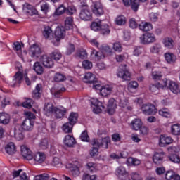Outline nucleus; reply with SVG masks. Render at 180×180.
<instances>
[{
  "label": "nucleus",
  "mask_w": 180,
  "mask_h": 180,
  "mask_svg": "<svg viewBox=\"0 0 180 180\" xmlns=\"http://www.w3.org/2000/svg\"><path fill=\"white\" fill-rule=\"evenodd\" d=\"M73 124L71 122H67L63 126V130L65 133H71L72 131Z\"/></svg>",
  "instance_id": "obj_39"
},
{
  "label": "nucleus",
  "mask_w": 180,
  "mask_h": 180,
  "mask_svg": "<svg viewBox=\"0 0 180 180\" xmlns=\"http://www.w3.org/2000/svg\"><path fill=\"white\" fill-rule=\"evenodd\" d=\"M24 115L27 117L25 119H29L30 120H33L36 119V115H34V114H33L30 111H25Z\"/></svg>",
  "instance_id": "obj_61"
},
{
  "label": "nucleus",
  "mask_w": 180,
  "mask_h": 180,
  "mask_svg": "<svg viewBox=\"0 0 180 180\" xmlns=\"http://www.w3.org/2000/svg\"><path fill=\"white\" fill-rule=\"evenodd\" d=\"M115 23H116V25H118L119 26L125 25L126 24V18H124V16H123V15L118 16L116 18Z\"/></svg>",
  "instance_id": "obj_46"
},
{
  "label": "nucleus",
  "mask_w": 180,
  "mask_h": 180,
  "mask_svg": "<svg viewBox=\"0 0 180 180\" xmlns=\"http://www.w3.org/2000/svg\"><path fill=\"white\" fill-rule=\"evenodd\" d=\"M75 12H77V8H75V6H68L66 8V13L68 15H74V13H75Z\"/></svg>",
  "instance_id": "obj_60"
},
{
  "label": "nucleus",
  "mask_w": 180,
  "mask_h": 180,
  "mask_svg": "<svg viewBox=\"0 0 180 180\" xmlns=\"http://www.w3.org/2000/svg\"><path fill=\"white\" fill-rule=\"evenodd\" d=\"M74 25V18L72 17H68L65 20V28L66 30H70Z\"/></svg>",
  "instance_id": "obj_32"
},
{
  "label": "nucleus",
  "mask_w": 180,
  "mask_h": 180,
  "mask_svg": "<svg viewBox=\"0 0 180 180\" xmlns=\"http://www.w3.org/2000/svg\"><path fill=\"white\" fill-rule=\"evenodd\" d=\"M171 132L174 136H179L180 135V125L178 124H173L171 127Z\"/></svg>",
  "instance_id": "obj_37"
},
{
  "label": "nucleus",
  "mask_w": 180,
  "mask_h": 180,
  "mask_svg": "<svg viewBox=\"0 0 180 180\" xmlns=\"http://www.w3.org/2000/svg\"><path fill=\"white\" fill-rule=\"evenodd\" d=\"M51 33H53V31L51 30V27H44L43 34L45 39H49V37L51 36Z\"/></svg>",
  "instance_id": "obj_45"
},
{
  "label": "nucleus",
  "mask_w": 180,
  "mask_h": 180,
  "mask_svg": "<svg viewBox=\"0 0 180 180\" xmlns=\"http://www.w3.org/2000/svg\"><path fill=\"white\" fill-rule=\"evenodd\" d=\"M65 27H57L55 31V37L56 41H60L62 39H64L65 36Z\"/></svg>",
  "instance_id": "obj_14"
},
{
  "label": "nucleus",
  "mask_w": 180,
  "mask_h": 180,
  "mask_svg": "<svg viewBox=\"0 0 180 180\" xmlns=\"http://www.w3.org/2000/svg\"><path fill=\"white\" fill-rule=\"evenodd\" d=\"M44 53V51L40 48L37 44H33L30 47L29 54L32 58H39L41 54Z\"/></svg>",
  "instance_id": "obj_3"
},
{
  "label": "nucleus",
  "mask_w": 180,
  "mask_h": 180,
  "mask_svg": "<svg viewBox=\"0 0 180 180\" xmlns=\"http://www.w3.org/2000/svg\"><path fill=\"white\" fill-rule=\"evenodd\" d=\"M150 51L152 54H158L161 51V44H155L150 48Z\"/></svg>",
  "instance_id": "obj_36"
},
{
  "label": "nucleus",
  "mask_w": 180,
  "mask_h": 180,
  "mask_svg": "<svg viewBox=\"0 0 180 180\" xmlns=\"http://www.w3.org/2000/svg\"><path fill=\"white\" fill-rule=\"evenodd\" d=\"M112 91H113V88L109 85L102 86L100 89V92L102 96H108V95H110Z\"/></svg>",
  "instance_id": "obj_21"
},
{
  "label": "nucleus",
  "mask_w": 180,
  "mask_h": 180,
  "mask_svg": "<svg viewBox=\"0 0 180 180\" xmlns=\"http://www.w3.org/2000/svg\"><path fill=\"white\" fill-rule=\"evenodd\" d=\"M131 9L134 12H137V11L139 10V6L140 5V0H133V1L131 2Z\"/></svg>",
  "instance_id": "obj_52"
},
{
  "label": "nucleus",
  "mask_w": 180,
  "mask_h": 180,
  "mask_svg": "<svg viewBox=\"0 0 180 180\" xmlns=\"http://www.w3.org/2000/svg\"><path fill=\"white\" fill-rule=\"evenodd\" d=\"M42 88L43 86L41 84H37L35 89L32 91V98L34 99H39L41 96Z\"/></svg>",
  "instance_id": "obj_20"
},
{
  "label": "nucleus",
  "mask_w": 180,
  "mask_h": 180,
  "mask_svg": "<svg viewBox=\"0 0 180 180\" xmlns=\"http://www.w3.org/2000/svg\"><path fill=\"white\" fill-rule=\"evenodd\" d=\"M23 11L25 13L30 15V16H33L34 15H37V10L33 7V6L25 3L23 5Z\"/></svg>",
  "instance_id": "obj_13"
},
{
  "label": "nucleus",
  "mask_w": 180,
  "mask_h": 180,
  "mask_svg": "<svg viewBox=\"0 0 180 180\" xmlns=\"http://www.w3.org/2000/svg\"><path fill=\"white\" fill-rule=\"evenodd\" d=\"M79 18L82 20H92V11L88 8H82L79 14Z\"/></svg>",
  "instance_id": "obj_6"
},
{
  "label": "nucleus",
  "mask_w": 180,
  "mask_h": 180,
  "mask_svg": "<svg viewBox=\"0 0 180 180\" xmlns=\"http://www.w3.org/2000/svg\"><path fill=\"white\" fill-rule=\"evenodd\" d=\"M46 161V154L43 152H38L33 155L32 160L30 162L32 165L43 164Z\"/></svg>",
  "instance_id": "obj_5"
},
{
  "label": "nucleus",
  "mask_w": 180,
  "mask_h": 180,
  "mask_svg": "<svg viewBox=\"0 0 180 180\" xmlns=\"http://www.w3.org/2000/svg\"><path fill=\"white\" fill-rule=\"evenodd\" d=\"M82 67L85 70H91L93 67L92 62L89 60H84L82 62Z\"/></svg>",
  "instance_id": "obj_54"
},
{
  "label": "nucleus",
  "mask_w": 180,
  "mask_h": 180,
  "mask_svg": "<svg viewBox=\"0 0 180 180\" xmlns=\"http://www.w3.org/2000/svg\"><path fill=\"white\" fill-rule=\"evenodd\" d=\"M71 172L72 176H74L75 178H77V176H79V169L77 166H75L71 169Z\"/></svg>",
  "instance_id": "obj_59"
},
{
  "label": "nucleus",
  "mask_w": 180,
  "mask_h": 180,
  "mask_svg": "<svg viewBox=\"0 0 180 180\" xmlns=\"http://www.w3.org/2000/svg\"><path fill=\"white\" fill-rule=\"evenodd\" d=\"M63 141H64L65 146H67L68 147H74V146H75L77 143L74 136L71 135H67L65 137Z\"/></svg>",
  "instance_id": "obj_18"
},
{
  "label": "nucleus",
  "mask_w": 180,
  "mask_h": 180,
  "mask_svg": "<svg viewBox=\"0 0 180 180\" xmlns=\"http://www.w3.org/2000/svg\"><path fill=\"white\" fill-rule=\"evenodd\" d=\"M175 176V172L173 171H167L165 174V179L167 180L174 179Z\"/></svg>",
  "instance_id": "obj_63"
},
{
  "label": "nucleus",
  "mask_w": 180,
  "mask_h": 180,
  "mask_svg": "<svg viewBox=\"0 0 180 180\" xmlns=\"http://www.w3.org/2000/svg\"><path fill=\"white\" fill-rule=\"evenodd\" d=\"M167 88H169V89H170L173 94H176L179 89V86L176 84V82L170 80V82H169Z\"/></svg>",
  "instance_id": "obj_30"
},
{
  "label": "nucleus",
  "mask_w": 180,
  "mask_h": 180,
  "mask_svg": "<svg viewBox=\"0 0 180 180\" xmlns=\"http://www.w3.org/2000/svg\"><path fill=\"white\" fill-rule=\"evenodd\" d=\"M66 11H67V8H65L64 6L61 5L56 9L55 12V15H56L57 16H60V15H63V13L66 12Z\"/></svg>",
  "instance_id": "obj_51"
},
{
  "label": "nucleus",
  "mask_w": 180,
  "mask_h": 180,
  "mask_svg": "<svg viewBox=\"0 0 180 180\" xmlns=\"http://www.w3.org/2000/svg\"><path fill=\"white\" fill-rule=\"evenodd\" d=\"M86 167L89 172H96V171H98V166L96 163H94L92 162H88Z\"/></svg>",
  "instance_id": "obj_35"
},
{
  "label": "nucleus",
  "mask_w": 180,
  "mask_h": 180,
  "mask_svg": "<svg viewBox=\"0 0 180 180\" xmlns=\"http://www.w3.org/2000/svg\"><path fill=\"white\" fill-rule=\"evenodd\" d=\"M77 57L84 60V58H86V57H88V53H86V50L80 49L77 53Z\"/></svg>",
  "instance_id": "obj_40"
},
{
  "label": "nucleus",
  "mask_w": 180,
  "mask_h": 180,
  "mask_svg": "<svg viewBox=\"0 0 180 180\" xmlns=\"http://www.w3.org/2000/svg\"><path fill=\"white\" fill-rule=\"evenodd\" d=\"M14 137L18 141L23 140V134L22 133V130H20V126L19 125H16L14 127Z\"/></svg>",
  "instance_id": "obj_24"
},
{
  "label": "nucleus",
  "mask_w": 180,
  "mask_h": 180,
  "mask_svg": "<svg viewBox=\"0 0 180 180\" xmlns=\"http://www.w3.org/2000/svg\"><path fill=\"white\" fill-rule=\"evenodd\" d=\"M11 122V117L6 112H0V123L1 124H8Z\"/></svg>",
  "instance_id": "obj_25"
},
{
  "label": "nucleus",
  "mask_w": 180,
  "mask_h": 180,
  "mask_svg": "<svg viewBox=\"0 0 180 180\" xmlns=\"http://www.w3.org/2000/svg\"><path fill=\"white\" fill-rule=\"evenodd\" d=\"M34 70L37 72V74L41 75L44 71V68H43V66H41L40 62L37 61L34 64Z\"/></svg>",
  "instance_id": "obj_34"
},
{
  "label": "nucleus",
  "mask_w": 180,
  "mask_h": 180,
  "mask_svg": "<svg viewBox=\"0 0 180 180\" xmlns=\"http://www.w3.org/2000/svg\"><path fill=\"white\" fill-rule=\"evenodd\" d=\"M141 110L144 115H155L157 112L155 106L153 104H143L141 107Z\"/></svg>",
  "instance_id": "obj_11"
},
{
  "label": "nucleus",
  "mask_w": 180,
  "mask_h": 180,
  "mask_svg": "<svg viewBox=\"0 0 180 180\" xmlns=\"http://www.w3.org/2000/svg\"><path fill=\"white\" fill-rule=\"evenodd\" d=\"M65 109H60V108H55V111L53 112V113L55 114V117H56V119H61V117H63V116H64V115H65Z\"/></svg>",
  "instance_id": "obj_33"
},
{
  "label": "nucleus",
  "mask_w": 180,
  "mask_h": 180,
  "mask_svg": "<svg viewBox=\"0 0 180 180\" xmlns=\"http://www.w3.org/2000/svg\"><path fill=\"white\" fill-rule=\"evenodd\" d=\"M98 176L89 175L88 174H84L82 180H96Z\"/></svg>",
  "instance_id": "obj_56"
},
{
  "label": "nucleus",
  "mask_w": 180,
  "mask_h": 180,
  "mask_svg": "<svg viewBox=\"0 0 180 180\" xmlns=\"http://www.w3.org/2000/svg\"><path fill=\"white\" fill-rule=\"evenodd\" d=\"M159 115L163 117H171V112L167 108H163L159 110Z\"/></svg>",
  "instance_id": "obj_41"
},
{
  "label": "nucleus",
  "mask_w": 180,
  "mask_h": 180,
  "mask_svg": "<svg viewBox=\"0 0 180 180\" xmlns=\"http://www.w3.org/2000/svg\"><path fill=\"white\" fill-rule=\"evenodd\" d=\"M164 155L165 153L164 152H156L155 153L153 157V161L155 164H162V161L164 160Z\"/></svg>",
  "instance_id": "obj_17"
},
{
  "label": "nucleus",
  "mask_w": 180,
  "mask_h": 180,
  "mask_svg": "<svg viewBox=\"0 0 180 180\" xmlns=\"http://www.w3.org/2000/svg\"><path fill=\"white\" fill-rule=\"evenodd\" d=\"M78 120V113L71 112L69 116V122L71 124H75Z\"/></svg>",
  "instance_id": "obj_38"
},
{
  "label": "nucleus",
  "mask_w": 180,
  "mask_h": 180,
  "mask_svg": "<svg viewBox=\"0 0 180 180\" xmlns=\"http://www.w3.org/2000/svg\"><path fill=\"white\" fill-rule=\"evenodd\" d=\"M139 27L142 32H150V30H153V25L150 22H142L139 24Z\"/></svg>",
  "instance_id": "obj_27"
},
{
  "label": "nucleus",
  "mask_w": 180,
  "mask_h": 180,
  "mask_svg": "<svg viewBox=\"0 0 180 180\" xmlns=\"http://www.w3.org/2000/svg\"><path fill=\"white\" fill-rule=\"evenodd\" d=\"M131 126L132 130H140L141 126H143V122H141V120L140 118H135L131 121Z\"/></svg>",
  "instance_id": "obj_22"
},
{
  "label": "nucleus",
  "mask_w": 180,
  "mask_h": 180,
  "mask_svg": "<svg viewBox=\"0 0 180 180\" xmlns=\"http://www.w3.org/2000/svg\"><path fill=\"white\" fill-rule=\"evenodd\" d=\"M116 100L114 98H110L108 101V112L109 115H113L115 113V110L116 109Z\"/></svg>",
  "instance_id": "obj_19"
},
{
  "label": "nucleus",
  "mask_w": 180,
  "mask_h": 180,
  "mask_svg": "<svg viewBox=\"0 0 180 180\" xmlns=\"http://www.w3.org/2000/svg\"><path fill=\"white\" fill-rule=\"evenodd\" d=\"M101 30L103 34H109L110 33V30H109L108 24L102 25Z\"/></svg>",
  "instance_id": "obj_55"
},
{
  "label": "nucleus",
  "mask_w": 180,
  "mask_h": 180,
  "mask_svg": "<svg viewBox=\"0 0 180 180\" xmlns=\"http://www.w3.org/2000/svg\"><path fill=\"white\" fill-rule=\"evenodd\" d=\"M6 153L12 155V154H15L16 153V146L13 142L8 143L5 147Z\"/></svg>",
  "instance_id": "obj_23"
},
{
  "label": "nucleus",
  "mask_w": 180,
  "mask_h": 180,
  "mask_svg": "<svg viewBox=\"0 0 180 180\" xmlns=\"http://www.w3.org/2000/svg\"><path fill=\"white\" fill-rule=\"evenodd\" d=\"M163 44L167 49H174L175 46V41H174L172 38L167 37L164 39Z\"/></svg>",
  "instance_id": "obj_28"
},
{
  "label": "nucleus",
  "mask_w": 180,
  "mask_h": 180,
  "mask_svg": "<svg viewBox=\"0 0 180 180\" xmlns=\"http://www.w3.org/2000/svg\"><path fill=\"white\" fill-rule=\"evenodd\" d=\"M91 146H93V149L91 150L90 155L91 157H95L98 154V148L102 147L108 150V146L110 144V138L105 137L103 139H94L91 141Z\"/></svg>",
  "instance_id": "obj_1"
},
{
  "label": "nucleus",
  "mask_w": 180,
  "mask_h": 180,
  "mask_svg": "<svg viewBox=\"0 0 180 180\" xmlns=\"http://www.w3.org/2000/svg\"><path fill=\"white\" fill-rule=\"evenodd\" d=\"M171 80L168 79H163L160 82L158 83L160 88H168V85L169 84V82Z\"/></svg>",
  "instance_id": "obj_49"
},
{
  "label": "nucleus",
  "mask_w": 180,
  "mask_h": 180,
  "mask_svg": "<svg viewBox=\"0 0 180 180\" xmlns=\"http://www.w3.org/2000/svg\"><path fill=\"white\" fill-rule=\"evenodd\" d=\"M165 58L169 64H172V63H175L176 61V56L174 55V53H166L165 54Z\"/></svg>",
  "instance_id": "obj_31"
},
{
  "label": "nucleus",
  "mask_w": 180,
  "mask_h": 180,
  "mask_svg": "<svg viewBox=\"0 0 180 180\" xmlns=\"http://www.w3.org/2000/svg\"><path fill=\"white\" fill-rule=\"evenodd\" d=\"M83 79L86 84H95V82H97L98 79L93 73L87 72Z\"/></svg>",
  "instance_id": "obj_16"
},
{
  "label": "nucleus",
  "mask_w": 180,
  "mask_h": 180,
  "mask_svg": "<svg viewBox=\"0 0 180 180\" xmlns=\"http://www.w3.org/2000/svg\"><path fill=\"white\" fill-rule=\"evenodd\" d=\"M21 154L25 160L27 161H32L33 160V152L29 147L22 145L21 146Z\"/></svg>",
  "instance_id": "obj_7"
},
{
  "label": "nucleus",
  "mask_w": 180,
  "mask_h": 180,
  "mask_svg": "<svg viewBox=\"0 0 180 180\" xmlns=\"http://www.w3.org/2000/svg\"><path fill=\"white\" fill-rule=\"evenodd\" d=\"M152 78L155 81H158V79H161V78H162V73L160 71H153L152 72Z\"/></svg>",
  "instance_id": "obj_47"
},
{
  "label": "nucleus",
  "mask_w": 180,
  "mask_h": 180,
  "mask_svg": "<svg viewBox=\"0 0 180 180\" xmlns=\"http://www.w3.org/2000/svg\"><path fill=\"white\" fill-rule=\"evenodd\" d=\"M91 11L94 15H96V16H101V15H103L104 11H103V6H102V4L99 2H95L91 6Z\"/></svg>",
  "instance_id": "obj_8"
},
{
  "label": "nucleus",
  "mask_w": 180,
  "mask_h": 180,
  "mask_svg": "<svg viewBox=\"0 0 180 180\" xmlns=\"http://www.w3.org/2000/svg\"><path fill=\"white\" fill-rule=\"evenodd\" d=\"M101 26L99 22H94L91 23V27L94 32H98V30H101Z\"/></svg>",
  "instance_id": "obj_58"
},
{
  "label": "nucleus",
  "mask_w": 180,
  "mask_h": 180,
  "mask_svg": "<svg viewBox=\"0 0 180 180\" xmlns=\"http://www.w3.org/2000/svg\"><path fill=\"white\" fill-rule=\"evenodd\" d=\"M22 105L23 108L30 109V108H32V105H33V100H32V98H28L25 101H24Z\"/></svg>",
  "instance_id": "obj_53"
},
{
  "label": "nucleus",
  "mask_w": 180,
  "mask_h": 180,
  "mask_svg": "<svg viewBox=\"0 0 180 180\" xmlns=\"http://www.w3.org/2000/svg\"><path fill=\"white\" fill-rule=\"evenodd\" d=\"M82 141H89V136H88V131H84L80 136Z\"/></svg>",
  "instance_id": "obj_64"
},
{
  "label": "nucleus",
  "mask_w": 180,
  "mask_h": 180,
  "mask_svg": "<svg viewBox=\"0 0 180 180\" xmlns=\"http://www.w3.org/2000/svg\"><path fill=\"white\" fill-rule=\"evenodd\" d=\"M50 175L48 174H42L38 176H35L34 180H49Z\"/></svg>",
  "instance_id": "obj_50"
},
{
  "label": "nucleus",
  "mask_w": 180,
  "mask_h": 180,
  "mask_svg": "<svg viewBox=\"0 0 180 180\" xmlns=\"http://www.w3.org/2000/svg\"><path fill=\"white\" fill-rule=\"evenodd\" d=\"M169 160L172 162H175L176 164H179L180 162V158L179 156L176 154H172L169 156Z\"/></svg>",
  "instance_id": "obj_48"
},
{
  "label": "nucleus",
  "mask_w": 180,
  "mask_h": 180,
  "mask_svg": "<svg viewBox=\"0 0 180 180\" xmlns=\"http://www.w3.org/2000/svg\"><path fill=\"white\" fill-rule=\"evenodd\" d=\"M21 127L24 131H32L34 127V121L25 119L21 124Z\"/></svg>",
  "instance_id": "obj_10"
},
{
  "label": "nucleus",
  "mask_w": 180,
  "mask_h": 180,
  "mask_svg": "<svg viewBox=\"0 0 180 180\" xmlns=\"http://www.w3.org/2000/svg\"><path fill=\"white\" fill-rule=\"evenodd\" d=\"M127 162L129 165H140L141 161L139 159L134 158H129L127 159Z\"/></svg>",
  "instance_id": "obj_43"
},
{
  "label": "nucleus",
  "mask_w": 180,
  "mask_h": 180,
  "mask_svg": "<svg viewBox=\"0 0 180 180\" xmlns=\"http://www.w3.org/2000/svg\"><path fill=\"white\" fill-rule=\"evenodd\" d=\"M173 141L174 140L172 139V138L161 135L160 136L159 146L160 147H165L171 144Z\"/></svg>",
  "instance_id": "obj_15"
},
{
  "label": "nucleus",
  "mask_w": 180,
  "mask_h": 180,
  "mask_svg": "<svg viewBox=\"0 0 180 180\" xmlns=\"http://www.w3.org/2000/svg\"><path fill=\"white\" fill-rule=\"evenodd\" d=\"M160 86L158 83L157 84H151L150 86V91H152L153 94H157L160 89Z\"/></svg>",
  "instance_id": "obj_62"
},
{
  "label": "nucleus",
  "mask_w": 180,
  "mask_h": 180,
  "mask_svg": "<svg viewBox=\"0 0 180 180\" xmlns=\"http://www.w3.org/2000/svg\"><path fill=\"white\" fill-rule=\"evenodd\" d=\"M51 58H53L55 61H58V60H60L61 57H63V56L61 55V53H60V51H54L51 53Z\"/></svg>",
  "instance_id": "obj_44"
},
{
  "label": "nucleus",
  "mask_w": 180,
  "mask_h": 180,
  "mask_svg": "<svg viewBox=\"0 0 180 180\" xmlns=\"http://www.w3.org/2000/svg\"><path fill=\"white\" fill-rule=\"evenodd\" d=\"M156 40L155 35L150 32H146L140 37L141 44H151L155 43Z\"/></svg>",
  "instance_id": "obj_4"
},
{
  "label": "nucleus",
  "mask_w": 180,
  "mask_h": 180,
  "mask_svg": "<svg viewBox=\"0 0 180 180\" xmlns=\"http://www.w3.org/2000/svg\"><path fill=\"white\" fill-rule=\"evenodd\" d=\"M115 175H117L118 178H122V176H124V175H127V172L126 171V168H124V167L123 166H119L116 169Z\"/></svg>",
  "instance_id": "obj_29"
},
{
  "label": "nucleus",
  "mask_w": 180,
  "mask_h": 180,
  "mask_svg": "<svg viewBox=\"0 0 180 180\" xmlns=\"http://www.w3.org/2000/svg\"><path fill=\"white\" fill-rule=\"evenodd\" d=\"M22 79H23V74L20 72H17L13 76V79L10 81L11 86L15 87L19 84L22 83Z\"/></svg>",
  "instance_id": "obj_12"
},
{
  "label": "nucleus",
  "mask_w": 180,
  "mask_h": 180,
  "mask_svg": "<svg viewBox=\"0 0 180 180\" xmlns=\"http://www.w3.org/2000/svg\"><path fill=\"white\" fill-rule=\"evenodd\" d=\"M113 50H115V51H117L118 53H121V51L123 50V47L120 43L115 42L113 44Z\"/></svg>",
  "instance_id": "obj_57"
},
{
  "label": "nucleus",
  "mask_w": 180,
  "mask_h": 180,
  "mask_svg": "<svg viewBox=\"0 0 180 180\" xmlns=\"http://www.w3.org/2000/svg\"><path fill=\"white\" fill-rule=\"evenodd\" d=\"M39 60L42 63L44 67H46V68H53V67H54V61H53L51 58L47 56V55H42Z\"/></svg>",
  "instance_id": "obj_9"
},
{
  "label": "nucleus",
  "mask_w": 180,
  "mask_h": 180,
  "mask_svg": "<svg viewBox=\"0 0 180 180\" xmlns=\"http://www.w3.org/2000/svg\"><path fill=\"white\" fill-rule=\"evenodd\" d=\"M65 79L66 77L61 73H56L54 76V81H56V82H63V81H65Z\"/></svg>",
  "instance_id": "obj_42"
},
{
  "label": "nucleus",
  "mask_w": 180,
  "mask_h": 180,
  "mask_svg": "<svg viewBox=\"0 0 180 180\" xmlns=\"http://www.w3.org/2000/svg\"><path fill=\"white\" fill-rule=\"evenodd\" d=\"M117 75L119 78L124 79V81H130L131 75L126 68V65H121L117 70Z\"/></svg>",
  "instance_id": "obj_2"
},
{
  "label": "nucleus",
  "mask_w": 180,
  "mask_h": 180,
  "mask_svg": "<svg viewBox=\"0 0 180 180\" xmlns=\"http://www.w3.org/2000/svg\"><path fill=\"white\" fill-rule=\"evenodd\" d=\"M44 110L46 116H50V115L54 113V111L56 110V107H54V105L51 103H47L44 108Z\"/></svg>",
  "instance_id": "obj_26"
}]
</instances>
